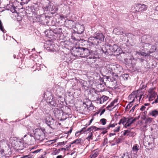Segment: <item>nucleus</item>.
<instances>
[{
	"label": "nucleus",
	"instance_id": "obj_1",
	"mask_svg": "<svg viewBox=\"0 0 158 158\" xmlns=\"http://www.w3.org/2000/svg\"><path fill=\"white\" fill-rule=\"evenodd\" d=\"M35 139L42 141L44 138V132L40 129H37L34 133Z\"/></svg>",
	"mask_w": 158,
	"mask_h": 158
},
{
	"label": "nucleus",
	"instance_id": "obj_2",
	"mask_svg": "<svg viewBox=\"0 0 158 158\" xmlns=\"http://www.w3.org/2000/svg\"><path fill=\"white\" fill-rule=\"evenodd\" d=\"M45 123L51 128H52L55 123V120L50 116V115H47L45 118Z\"/></svg>",
	"mask_w": 158,
	"mask_h": 158
},
{
	"label": "nucleus",
	"instance_id": "obj_3",
	"mask_svg": "<svg viewBox=\"0 0 158 158\" xmlns=\"http://www.w3.org/2000/svg\"><path fill=\"white\" fill-rule=\"evenodd\" d=\"M109 47V48L106 52H109V51H111L110 54L115 52L118 53L121 49V48L116 44H114L113 45H111L110 44Z\"/></svg>",
	"mask_w": 158,
	"mask_h": 158
},
{
	"label": "nucleus",
	"instance_id": "obj_4",
	"mask_svg": "<svg viewBox=\"0 0 158 158\" xmlns=\"http://www.w3.org/2000/svg\"><path fill=\"white\" fill-rule=\"evenodd\" d=\"M143 39L145 40L144 43L146 44H148L152 45V44L154 43L155 41V37L153 36H150L149 35L146 36H144Z\"/></svg>",
	"mask_w": 158,
	"mask_h": 158
},
{
	"label": "nucleus",
	"instance_id": "obj_5",
	"mask_svg": "<svg viewBox=\"0 0 158 158\" xmlns=\"http://www.w3.org/2000/svg\"><path fill=\"white\" fill-rule=\"evenodd\" d=\"M88 42L93 45H97L99 43L98 40L96 37L94 35L93 36H91L88 39Z\"/></svg>",
	"mask_w": 158,
	"mask_h": 158
},
{
	"label": "nucleus",
	"instance_id": "obj_6",
	"mask_svg": "<svg viewBox=\"0 0 158 158\" xmlns=\"http://www.w3.org/2000/svg\"><path fill=\"white\" fill-rule=\"evenodd\" d=\"M39 9L38 5L37 3H34L30 7H28V9L26 10V13L27 14H30L31 13H29V10H32L31 11L32 12H35V11L38 10Z\"/></svg>",
	"mask_w": 158,
	"mask_h": 158
},
{
	"label": "nucleus",
	"instance_id": "obj_7",
	"mask_svg": "<svg viewBox=\"0 0 158 158\" xmlns=\"http://www.w3.org/2000/svg\"><path fill=\"white\" fill-rule=\"evenodd\" d=\"M75 23L72 20H66L64 23V25L67 27L72 28L75 26Z\"/></svg>",
	"mask_w": 158,
	"mask_h": 158
},
{
	"label": "nucleus",
	"instance_id": "obj_8",
	"mask_svg": "<svg viewBox=\"0 0 158 158\" xmlns=\"http://www.w3.org/2000/svg\"><path fill=\"white\" fill-rule=\"evenodd\" d=\"M19 143L16 141H14V143L12 144L13 146H14L15 148L17 150H21L24 148V144L20 141H19Z\"/></svg>",
	"mask_w": 158,
	"mask_h": 158
},
{
	"label": "nucleus",
	"instance_id": "obj_9",
	"mask_svg": "<svg viewBox=\"0 0 158 158\" xmlns=\"http://www.w3.org/2000/svg\"><path fill=\"white\" fill-rule=\"evenodd\" d=\"M94 35L98 42L101 43V42L104 41L105 36L102 33H95Z\"/></svg>",
	"mask_w": 158,
	"mask_h": 158
},
{
	"label": "nucleus",
	"instance_id": "obj_10",
	"mask_svg": "<svg viewBox=\"0 0 158 158\" xmlns=\"http://www.w3.org/2000/svg\"><path fill=\"white\" fill-rule=\"evenodd\" d=\"M82 52L83 53V55L82 56V57H86L87 58H92V57L89 56L90 54L89 50L87 48H82Z\"/></svg>",
	"mask_w": 158,
	"mask_h": 158
},
{
	"label": "nucleus",
	"instance_id": "obj_11",
	"mask_svg": "<svg viewBox=\"0 0 158 158\" xmlns=\"http://www.w3.org/2000/svg\"><path fill=\"white\" fill-rule=\"evenodd\" d=\"M82 48H83V47H80L77 48L75 47L73 48V50L75 55H76L78 57H80V52H82L81 51H82Z\"/></svg>",
	"mask_w": 158,
	"mask_h": 158
},
{
	"label": "nucleus",
	"instance_id": "obj_12",
	"mask_svg": "<svg viewBox=\"0 0 158 158\" xmlns=\"http://www.w3.org/2000/svg\"><path fill=\"white\" fill-rule=\"evenodd\" d=\"M113 31L116 32V33L117 35H122L124 36H127L128 34L124 32L122 29H120L119 28H114Z\"/></svg>",
	"mask_w": 158,
	"mask_h": 158
},
{
	"label": "nucleus",
	"instance_id": "obj_13",
	"mask_svg": "<svg viewBox=\"0 0 158 158\" xmlns=\"http://www.w3.org/2000/svg\"><path fill=\"white\" fill-rule=\"evenodd\" d=\"M136 97V93L135 92H133L128 97V99L131 101L129 102H131L132 103L135 102V99L134 98Z\"/></svg>",
	"mask_w": 158,
	"mask_h": 158
},
{
	"label": "nucleus",
	"instance_id": "obj_14",
	"mask_svg": "<svg viewBox=\"0 0 158 158\" xmlns=\"http://www.w3.org/2000/svg\"><path fill=\"white\" fill-rule=\"evenodd\" d=\"M122 67L119 65H115V67H114L113 71L114 72V73L116 75V73L118 74L120 73L121 72H122Z\"/></svg>",
	"mask_w": 158,
	"mask_h": 158
},
{
	"label": "nucleus",
	"instance_id": "obj_15",
	"mask_svg": "<svg viewBox=\"0 0 158 158\" xmlns=\"http://www.w3.org/2000/svg\"><path fill=\"white\" fill-rule=\"evenodd\" d=\"M136 8L138 9L139 11H143L147 9V6L144 4H139L136 6Z\"/></svg>",
	"mask_w": 158,
	"mask_h": 158
},
{
	"label": "nucleus",
	"instance_id": "obj_16",
	"mask_svg": "<svg viewBox=\"0 0 158 158\" xmlns=\"http://www.w3.org/2000/svg\"><path fill=\"white\" fill-rule=\"evenodd\" d=\"M41 150V149H38L34 151H31V152L30 154V155L21 156L20 158H26L27 157V158H31L32 156H31V153L35 154L38 153L40 152Z\"/></svg>",
	"mask_w": 158,
	"mask_h": 158
},
{
	"label": "nucleus",
	"instance_id": "obj_17",
	"mask_svg": "<svg viewBox=\"0 0 158 158\" xmlns=\"http://www.w3.org/2000/svg\"><path fill=\"white\" fill-rule=\"evenodd\" d=\"M108 98V97L105 96H103L101 98L98 99V102L100 104H102L104 102L106 101Z\"/></svg>",
	"mask_w": 158,
	"mask_h": 158
},
{
	"label": "nucleus",
	"instance_id": "obj_18",
	"mask_svg": "<svg viewBox=\"0 0 158 158\" xmlns=\"http://www.w3.org/2000/svg\"><path fill=\"white\" fill-rule=\"evenodd\" d=\"M138 118L136 117L134 118L133 117L128 118L127 120V123L129 124L130 125L133 123L135 122Z\"/></svg>",
	"mask_w": 158,
	"mask_h": 158
},
{
	"label": "nucleus",
	"instance_id": "obj_19",
	"mask_svg": "<svg viewBox=\"0 0 158 158\" xmlns=\"http://www.w3.org/2000/svg\"><path fill=\"white\" fill-rule=\"evenodd\" d=\"M52 31L56 34H60L62 33L61 29L59 27H57L53 29Z\"/></svg>",
	"mask_w": 158,
	"mask_h": 158
},
{
	"label": "nucleus",
	"instance_id": "obj_20",
	"mask_svg": "<svg viewBox=\"0 0 158 158\" xmlns=\"http://www.w3.org/2000/svg\"><path fill=\"white\" fill-rule=\"evenodd\" d=\"M115 65H107L106 66V69L109 71L110 72V74H111L112 72H113Z\"/></svg>",
	"mask_w": 158,
	"mask_h": 158
},
{
	"label": "nucleus",
	"instance_id": "obj_21",
	"mask_svg": "<svg viewBox=\"0 0 158 158\" xmlns=\"http://www.w3.org/2000/svg\"><path fill=\"white\" fill-rule=\"evenodd\" d=\"M139 146L137 144H135L133 145L132 148V151H131V154H132V152H135L137 153V151L139 150Z\"/></svg>",
	"mask_w": 158,
	"mask_h": 158
},
{
	"label": "nucleus",
	"instance_id": "obj_22",
	"mask_svg": "<svg viewBox=\"0 0 158 158\" xmlns=\"http://www.w3.org/2000/svg\"><path fill=\"white\" fill-rule=\"evenodd\" d=\"M151 131L153 133L157 132H158V127L156 124H153L151 128Z\"/></svg>",
	"mask_w": 158,
	"mask_h": 158
},
{
	"label": "nucleus",
	"instance_id": "obj_23",
	"mask_svg": "<svg viewBox=\"0 0 158 158\" xmlns=\"http://www.w3.org/2000/svg\"><path fill=\"white\" fill-rule=\"evenodd\" d=\"M98 154L99 152L98 151L94 150L92 152L90 156L91 158H92L93 157L95 158L97 157Z\"/></svg>",
	"mask_w": 158,
	"mask_h": 158
},
{
	"label": "nucleus",
	"instance_id": "obj_24",
	"mask_svg": "<svg viewBox=\"0 0 158 158\" xmlns=\"http://www.w3.org/2000/svg\"><path fill=\"white\" fill-rule=\"evenodd\" d=\"M78 32L79 33H81L83 32L84 31V27L83 26L80 25L79 24L77 25Z\"/></svg>",
	"mask_w": 158,
	"mask_h": 158
},
{
	"label": "nucleus",
	"instance_id": "obj_25",
	"mask_svg": "<svg viewBox=\"0 0 158 158\" xmlns=\"http://www.w3.org/2000/svg\"><path fill=\"white\" fill-rule=\"evenodd\" d=\"M150 114L152 116L156 117L158 115V111L156 110H153L150 112Z\"/></svg>",
	"mask_w": 158,
	"mask_h": 158
},
{
	"label": "nucleus",
	"instance_id": "obj_26",
	"mask_svg": "<svg viewBox=\"0 0 158 158\" xmlns=\"http://www.w3.org/2000/svg\"><path fill=\"white\" fill-rule=\"evenodd\" d=\"M44 10L45 11H48L49 10V11H52L54 10L51 7V6H45L44 8Z\"/></svg>",
	"mask_w": 158,
	"mask_h": 158
},
{
	"label": "nucleus",
	"instance_id": "obj_27",
	"mask_svg": "<svg viewBox=\"0 0 158 158\" xmlns=\"http://www.w3.org/2000/svg\"><path fill=\"white\" fill-rule=\"evenodd\" d=\"M114 73V71H113V72H112L111 74L112 76V79L113 80H112V82L113 81L115 80L116 79V77H118V74L117 73H116V75H115V74Z\"/></svg>",
	"mask_w": 158,
	"mask_h": 158
},
{
	"label": "nucleus",
	"instance_id": "obj_28",
	"mask_svg": "<svg viewBox=\"0 0 158 158\" xmlns=\"http://www.w3.org/2000/svg\"><path fill=\"white\" fill-rule=\"evenodd\" d=\"M156 50V47L155 45H153L151 47L149 52L150 53H152L155 52Z\"/></svg>",
	"mask_w": 158,
	"mask_h": 158
},
{
	"label": "nucleus",
	"instance_id": "obj_29",
	"mask_svg": "<svg viewBox=\"0 0 158 158\" xmlns=\"http://www.w3.org/2000/svg\"><path fill=\"white\" fill-rule=\"evenodd\" d=\"M133 105V104L131 102H129V104L127 105L126 107L125 108V110L126 111H128L131 108V106Z\"/></svg>",
	"mask_w": 158,
	"mask_h": 158
},
{
	"label": "nucleus",
	"instance_id": "obj_30",
	"mask_svg": "<svg viewBox=\"0 0 158 158\" xmlns=\"http://www.w3.org/2000/svg\"><path fill=\"white\" fill-rule=\"evenodd\" d=\"M81 141V139H77L75 140L73 142H71V144H73V143H76L77 144H79L80 143Z\"/></svg>",
	"mask_w": 158,
	"mask_h": 158
},
{
	"label": "nucleus",
	"instance_id": "obj_31",
	"mask_svg": "<svg viewBox=\"0 0 158 158\" xmlns=\"http://www.w3.org/2000/svg\"><path fill=\"white\" fill-rule=\"evenodd\" d=\"M117 123H114L113 124H110L109 125L106 127V129H109L110 127H114L115 126L117 125Z\"/></svg>",
	"mask_w": 158,
	"mask_h": 158
},
{
	"label": "nucleus",
	"instance_id": "obj_32",
	"mask_svg": "<svg viewBox=\"0 0 158 158\" xmlns=\"http://www.w3.org/2000/svg\"><path fill=\"white\" fill-rule=\"evenodd\" d=\"M86 81H84L81 84L82 88L85 90H87L88 88L87 86L86 85Z\"/></svg>",
	"mask_w": 158,
	"mask_h": 158
},
{
	"label": "nucleus",
	"instance_id": "obj_33",
	"mask_svg": "<svg viewBox=\"0 0 158 158\" xmlns=\"http://www.w3.org/2000/svg\"><path fill=\"white\" fill-rule=\"evenodd\" d=\"M86 139L88 141H89L90 139H93V133L92 132H90L89 133L88 136L86 138Z\"/></svg>",
	"mask_w": 158,
	"mask_h": 158
},
{
	"label": "nucleus",
	"instance_id": "obj_34",
	"mask_svg": "<svg viewBox=\"0 0 158 158\" xmlns=\"http://www.w3.org/2000/svg\"><path fill=\"white\" fill-rule=\"evenodd\" d=\"M91 130L93 131L92 132V133L94 131H96L100 130V129H101L100 128H98L95 126H91Z\"/></svg>",
	"mask_w": 158,
	"mask_h": 158
},
{
	"label": "nucleus",
	"instance_id": "obj_35",
	"mask_svg": "<svg viewBox=\"0 0 158 158\" xmlns=\"http://www.w3.org/2000/svg\"><path fill=\"white\" fill-rule=\"evenodd\" d=\"M122 77L124 80H127L129 77V75L127 74H124L122 76Z\"/></svg>",
	"mask_w": 158,
	"mask_h": 158
},
{
	"label": "nucleus",
	"instance_id": "obj_36",
	"mask_svg": "<svg viewBox=\"0 0 158 158\" xmlns=\"http://www.w3.org/2000/svg\"><path fill=\"white\" fill-rule=\"evenodd\" d=\"M30 137H31L30 143H34L35 140V137L34 138L30 134Z\"/></svg>",
	"mask_w": 158,
	"mask_h": 158
},
{
	"label": "nucleus",
	"instance_id": "obj_37",
	"mask_svg": "<svg viewBox=\"0 0 158 158\" xmlns=\"http://www.w3.org/2000/svg\"><path fill=\"white\" fill-rule=\"evenodd\" d=\"M48 103L51 105L52 106H55L56 105V102L54 100L52 101L49 102L48 101Z\"/></svg>",
	"mask_w": 158,
	"mask_h": 158
},
{
	"label": "nucleus",
	"instance_id": "obj_38",
	"mask_svg": "<svg viewBox=\"0 0 158 158\" xmlns=\"http://www.w3.org/2000/svg\"><path fill=\"white\" fill-rule=\"evenodd\" d=\"M4 155V150L0 149V158L3 157Z\"/></svg>",
	"mask_w": 158,
	"mask_h": 158
},
{
	"label": "nucleus",
	"instance_id": "obj_39",
	"mask_svg": "<svg viewBox=\"0 0 158 158\" xmlns=\"http://www.w3.org/2000/svg\"><path fill=\"white\" fill-rule=\"evenodd\" d=\"M56 142L55 140H51L47 142L46 143V145H49Z\"/></svg>",
	"mask_w": 158,
	"mask_h": 158
},
{
	"label": "nucleus",
	"instance_id": "obj_40",
	"mask_svg": "<svg viewBox=\"0 0 158 158\" xmlns=\"http://www.w3.org/2000/svg\"><path fill=\"white\" fill-rule=\"evenodd\" d=\"M30 0H21V4L23 5L25 4H27Z\"/></svg>",
	"mask_w": 158,
	"mask_h": 158
},
{
	"label": "nucleus",
	"instance_id": "obj_41",
	"mask_svg": "<svg viewBox=\"0 0 158 158\" xmlns=\"http://www.w3.org/2000/svg\"><path fill=\"white\" fill-rule=\"evenodd\" d=\"M54 99L52 96H49L47 98L46 100V102L48 103V101H49V102L50 101V102L52 101Z\"/></svg>",
	"mask_w": 158,
	"mask_h": 158
},
{
	"label": "nucleus",
	"instance_id": "obj_42",
	"mask_svg": "<svg viewBox=\"0 0 158 158\" xmlns=\"http://www.w3.org/2000/svg\"><path fill=\"white\" fill-rule=\"evenodd\" d=\"M128 118L124 117L123 118L121 119V120H122V124L123 125H124L125 123L126 122H127Z\"/></svg>",
	"mask_w": 158,
	"mask_h": 158
},
{
	"label": "nucleus",
	"instance_id": "obj_43",
	"mask_svg": "<svg viewBox=\"0 0 158 158\" xmlns=\"http://www.w3.org/2000/svg\"><path fill=\"white\" fill-rule=\"evenodd\" d=\"M136 54H138L139 55H141V56H146V54L145 53V52H136Z\"/></svg>",
	"mask_w": 158,
	"mask_h": 158
},
{
	"label": "nucleus",
	"instance_id": "obj_44",
	"mask_svg": "<svg viewBox=\"0 0 158 158\" xmlns=\"http://www.w3.org/2000/svg\"><path fill=\"white\" fill-rule=\"evenodd\" d=\"M150 94V97H152V98L154 99L155 98L156 95H157V93L155 92L152 93Z\"/></svg>",
	"mask_w": 158,
	"mask_h": 158
},
{
	"label": "nucleus",
	"instance_id": "obj_45",
	"mask_svg": "<svg viewBox=\"0 0 158 158\" xmlns=\"http://www.w3.org/2000/svg\"><path fill=\"white\" fill-rule=\"evenodd\" d=\"M106 120L105 118H102L100 120V122L103 125H104L106 124Z\"/></svg>",
	"mask_w": 158,
	"mask_h": 158
},
{
	"label": "nucleus",
	"instance_id": "obj_46",
	"mask_svg": "<svg viewBox=\"0 0 158 158\" xmlns=\"http://www.w3.org/2000/svg\"><path fill=\"white\" fill-rule=\"evenodd\" d=\"M120 126L118 127L117 128H115V129H114L113 131L114 132H118L120 130Z\"/></svg>",
	"mask_w": 158,
	"mask_h": 158
},
{
	"label": "nucleus",
	"instance_id": "obj_47",
	"mask_svg": "<svg viewBox=\"0 0 158 158\" xmlns=\"http://www.w3.org/2000/svg\"><path fill=\"white\" fill-rule=\"evenodd\" d=\"M117 102V99H114L113 101H112L110 105V106L112 107L113 106L115 103Z\"/></svg>",
	"mask_w": 158,
	"mask_h": 158
},
{
	"label": "nucleus",
	"instance_id": "obj_48",
	"mask_svg": "<svg viewBox=\"0 0 158 158\" xmlns=\"http://www.w3.org/2000/svg\"><path fill=\"white\" fill-rule=\"evenodd\" d=\"M138 106V104H137L135 105L134 106L132 107V108L131 110L130 111V113H133L134 112V110L135 109V107Z\"/></svg>",
	"mask_w": 158,
	"mask_h": 158
},
{
	"label": "nucleus",
	"instance_id": "obj_49",
	"mask_svg": "<svg viewBox=\"0 0 158 158\" xmlns=\"http://www.w3.org/2000/svg\"><path fill=\"white\" fill-rule=\"evenodd\" d=\"M136 135V133L134 132H131L129 133V134L127 135H129L130 136H134Z\"/></svg>",
	"mask_w": 158,
	"mask_h": 158
},
{
	"label": "nucleus",
	"instance_id": "obj_50",
	"mask_svg": "<svg viewBox=\"0 0 158 158\" xmlns=\"http://www.w3.org/2000/svg\"><path fill=\"white\" fill-rule=\"evenodd\" d=\"M11 11L13 12H15V7L14 6V5L12 4L11 5Z\"/></svg>",
	"mask_w": 158,
	"mask_h": 158
},
{
	"label": "nucleus",
	"instance_id": "obj_51",
	"mask_svg": "<svg viewBox=\"0 0 158 158\" xmlns=\"http://www.w3.org/2000/svg\"><path fill=\"white\" fill-rule=\"evenodd\" d=\"M152 118H147L146 119V122L147 123H150L152 121Z\"/></svg>",
	"mask_w": 158,
	"mask_h": 158
},
{
	"label": "nucleus",
	"instance_id": "obj_52",
	"mask_svg": "<svg viewBox=\"0 0 158 158\" xmlns=\"http://www.w3.org/2000/svg\"><path fill=\"white\" fill-rule=\"evenodd\" d=\"M130 130H125L124 131V132L123 134V135H125L127 133H129L130 132Z\"/></svg>",
	"mask_w": 158,
	"mask_h": 158
},
{
	"label": "nucleus",
	"instance_id": "obj_53",
	"mask_svg": "<svg viewBox=\"0 0 158 158\" xmlns=\"http://www.w3.org/2000/svg\"><path fill=\"white\" fill-rule=\"evenodd\" d=\"M154 89L152 88L150 89L148 91L149 93L150 94L155 92L154 91Z\"/></svg>",
	"mask_w": 158,
	"mask_h": 158
},
{
	"label": "nucleus",
	"instance_id": "obj_54",
	"mask_svg": "<svg viewBox=\"0 0 158 158\" xmlns=\"http://www.w3.org/2000/svg\"><path fill=\"white\" fill-rule=\"evenodd\" d=\"M127 157L128 158H130V157L128 156V153H126L123 154V156H122V158H123L124 157Z\"/></svg>",
	"mask_w": 158,
	"mask_h": 158
},
{
	"label": "nucleus",
	"instance_id": "obj_55",
	"mask_svg": "<svg viewBox=\"0 0 158 158\" xmlns=\"http://www.w3.org/2000/svg\"><path fill=\"white\" fill-rule=\"evenodd\" d=\"M104 78H106L107 80L110 79V81H112V80H113V79H111L110 76H105L104 77Z\"/></svg>",
	"mask_w": 158,
	"mask_h": 158
},
{
	"label": "nucleus",
	"instance_id": "obj_56",
	"mask_svg": "<svg viewBox=\"0 0 158 158\" xmlns=\"http://www.w3.org/2000/svg\"><path fill=\"white\" fill-rule=\"evenodd\" d=\"M72 144H71V143H70V144L69 145V146H66V148H65L66 149V150H69L71 146V145Z\"/></svg>",
	"mask_w": 158,
	"mask_h": 158
},
{
	"label": "nucleus",
	"instance_id": "obj_57",
	"mask_svg": "<svg viewBox=\"0 0 158 158\" xmlns=\"http://www.w3.org/2000/svg\"><path fill=\"white\" fill-rule=\"evenodd\" d=\"M124 125V127L126 128H127L128 127H129L131 126L129 124L127 123V122L126 123H125Z\"/></svg>",
	"mask_w": 158,
	"mask_h": 158
},
{
	"label": "nucleus",
	"instance_id": "obj_58",
	"mask_svg": "<svg viewBox=\"0 0 158 158\" xmlns=\"http://www.w3.org/2000/svg\"><path fill=\"white\" fill-rule=\"evenodd\" d=\"M146 108V106H142L141 107L140 109V110L142 111L144 110Z\"/></svg>",
	"mask_w": 158,
	"mask_h": 158
},
{
	"label": "nucleus",
	"instance_id": "obj_59",
	"mask_svg": "<svg viewBox=\"0 0 158 158\" xmlns=\"http://www.w3.org/2000/svg\"><path fill=\"white\" fill-rule=\"evenodd\" d=\"M121 140V139L118 138V139L116 140L117 144H118L119 143H120Z\"/></svg>",
	"mask_w": 158,
	"mask_h": 158
},
{
	"label": "nucleus",
	"instance_id": "obj_60",
	"mask_svg": "<svg viewBox=\"0 0 158 158\" xmlns=\"http://www.w3.org/2000/svg\"><path fill=\"white\" fill-rule=\"evenodd\" d=\"M158 103V98H157L155 100V101L154 102H152V104H153V103Z\"/></svg>",
	"mask_w": 158,
	"mask_h": 158
},
{
	"label": "nucleus",
	"instance_id": "obj_61",
	"mask_svg": "<svg viewBox=\"0 0 158 158\" xmlns=\"http://www.w3.org/2000/svg\"><path fill=\"white\" fill-rule=\"evenodd\" d=\"M116 135V134L115 133H111L109 134V137H111V136L114 135Z\"/></svg>",
	"mask_w": 158,
	"mask_h": 158
},
{
	"label": "nucleus",
	"instance_id": "obj_62",
	"mask_svg": "<svg viewBox=\"0 0 158 158\" xmlns=\"http://www.w3.org/2000/svg\"><path fill=\"white\" fill-rule=\"evenodd\" d=\"M105 111V109H103L101 111V112L100 113V115H102L104 113Z\"/></svg>",
	"mask_w": 158,
	"mask_h": 158
},
{
	"label": "nucleus",
	"instance_id": "obj_63",
	"mask_svg": "<svg viewBox=\"0 0 158 158\" xmlns=\"http://www.w3.org/2000/svg\"><path fill=\"white\" fill-rule=\"evenodd\" d=\"M59 144L60 145H64L65 144V143H64V142H59Z\"/></svg>",
	"mask_w": 158,
	"mask_h": 158
},
{
	"label": "nucleus",
	"instance_id": "obj_64",
	"mask_svg": "<svg viewBox=\"0 0 158 158\" xmlns=\"http://www.w3.org/2000/svg\"><path fill=\"white\" fill-rule=\"evenodd\" d=\"M72 129H70L69 131L68 132H67L68 134V135H69V134H70L71 133V132H72Z\"/></svg>",
	"mask_w": 158,
	"mask_h": 158
}]
</instances>
